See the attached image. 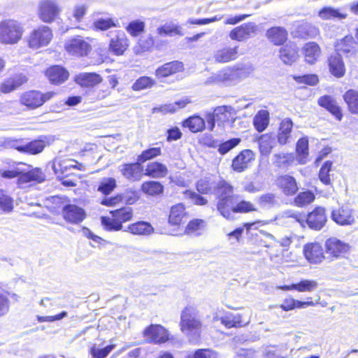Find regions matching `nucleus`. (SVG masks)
Listing matches in <instances>:
<instances>
[{"mask_svg":"<svg viewBox=\"0 0 358 358\" xmlns=\"http://www.w3.org/2000/svg\"><path fill=\"white\" fill-rule=\"evenodd\" d=\"M93 25L96 29L101 31L107 30L111 27H118L112 18L97 19L94 22Z\"/></svg>","mask_w":358,"mask_h":358,"instance_id":"62","label":"nucleus"},{"mask_svg":"<svg viewBox=\"0 0 358 358\" xmlns=\"http://www.w3.org/2000/svg\"><path fill=\"white\" fill-rule=\"evenodd\" d=\"M128 230L136 235H149L153 232L154 229L150 223L142 221L130 224Z\"/></svg>","mask_w":358,"mask_h":358,"instance_id":"46","label":"nucleus"},{"mask_svg":"<svg viewBox=\"0 0 358 358\" xmlns=\"http://www.w3.org/2000/svg\"><path fill=\"white\" fill-rule=\"evenodd\" d=\"M145 27L144 22L136 20L130 22L126 27V30L131 36L136 37L144 31Z\"/></svg>","mask_w":358,"mask_h":358,"instance_id":"56","label":"nucleus"},{"mask_svg":"<svg viewBox=\"0 0 358 358\" xmlns=\"http://www.w3.org/2000/svg\"><path fill=\"white\" fill-rule=\"evenodd\" d=\"M319 104L328 110L338 120H341L343 117L341 108L337 106L335 100L329 96H322L319 101Z\"/></svg>","mask_w":358,"mask_h":358,"instance_id":"38","label":"nucleus"},{"mask_svg":"<svg viewBox=\"0 0 358 358\" xmlns=\"http://www.w3.org/2000/svg\"><path fill=\"white\" fill-rule=\"evenodd\" d=\"M184 70L182 62L179 61H172L159 66L156 70L155 75L159 80L169 76H173L178 73L182 72Z\"/></svg>","mask_w":358,"mask_h":358,"instance_id":"15","label":"nucleus"},{"mask_svg":"<svg viewBox=\"0 0 358 358\" xmlns=\"http://www.w3.org/2000/svg\"><path fill=\"white\" fill-rule=\"evenodd\" d=\"M233 68L238 83L248 78L254 71V67L250 63L237 64Z\"/></svg>","mask_w":358,"mask_h":358,"instance_id":"45","label":"nucleus"},{"mask_svg":"<svg viewBox=\"0 0 358 358\" xmlns=\"http://www.w3.org/2000/svg\"><path fill=\"white\" fill-rule=\"evenodd\" d=\"M46 76L52 84H60L67 80L69 73L62 66H54L47 70Z\"/></svg>","mask_w":358,"mask_h":358,"instance_id":"28","label":"nucleus"},{"mask_svg":"<svg viewBox=\"0 0 358 358\" xmlns=\"http://www.w3.org/2000/svg\"><path fill=\"white\" fill-rule=\"evenodd\" d=\"M327 222L325 209L322 207L315 208L306 218L308 227L315 230H320Z\"/></svg>","mask_w":358,"mask_h":358,"instance_id":"21","label":"nucleus"},{"mask_svg":"<svg viewBox=\"0 0 358 358\" xmlns=\"http://www.w3.org/2000/svg\"><path fill=\"white\" fill-rule=\"evenodd\" d=\"M181 330L190 341H196L199 336L201 329V322L197 315L196 310L192 307H187L181 313Z\"/></svg>","mask_w":358,"mask_h":358,"instance_id":"2","label":"nucleus"},{"mask_svg":"<svg viewBox=\"0 0 358 358\" xmlns=\"http://www.w3.org/2000/svg\"><path fill=\"white\" fill-rule=\"evenodd\" d=\"M117 187V181L113 178H103L99 182L97 191L102 194H110Z\"/></svg>","mask_w":358,"mask_h":358,"instance_id":"49","label":"nucleus"},{"mask_svg":"<svg viewBox=\"0 0 358 358\" xmlns=\"http://www.w3.org/2000/svg\"><path fill=\"white\" fill-rule=\"evenodd\" d=\"M315 199V194L310 191L300 192L294 199V204L298 207H302L312 203Z\"/></svg>","mask_w":358,"mask_h":358,"instance_id":"55","label":"nucleus"},{"mask_svg":"<svg viewBox=\"0 0 358 358\" xmlns=\"http://www.w3.org/2000/svg\"><path fill=\"white\" fill-rule=\"evenodd\" d=\"M145 171V175L155 178H164L168 173L166 166L157 162L149 163Z\"/></svg>","mask_w":358,"mask_h":358,"instance_id":"37","label":"nucleus"},{"mask_svg":"<svg viewBox=\"0 0 358 358\" xmlns=\"http://www.w3.org/2000/svg\"><path fill=\"white\" fill-rule=\"evenodd\" d=\"M214 193L217 199V210L222 216L229 217V207L236 199L233 186L226 180H220L216 185Z\"/></svg>","mask_w":358,"mask_h":358,"instance_id":"3","label":"nucleus"},{"mask_svg":"<svg viewBox=\"0 0 358 358\" xmlns=\"http://www.w3.org/2000/svg\"><path fill=\"white\" fill-rule=\"evenodd\" d=\"M343 99L348 106L350 112L358 115V92L354 90L347 91Z\"/></svg>","mask_w":358,"mask_h":358,"instance_id":"43","label":"nucleus"},{"mask_svg":"<svg viewBox=\"0 0 358 358\" xmlns=\"http://www.w3.org/2000/svg\"><path fill=\"white\" fill-rule=\"evenodd\" d=\"M115 345H108L100 348L95 345L90 348V354L94 358H105L114 349Z\"/></svg>","mask_w":358,"mask_h":358,"instance_id":"59","label":"nucleus"},{"mask_svg":"<svg viewBox=\"0 0 358 358\" xmlns=\"http://www.w3.org/2000/svg\"><path fill=\"white\" fill-rule=\"evenodd\" d=\"M129 40L124 31H115V36L110 39L109 50L117 56L122 55L129 47Z\"/></svg>","mask_w":358,"mask_h":358,"instance_id":"16","label":"nucleus"},{"mask_svg":"<svg viewBox=\"0 0 358 358\" xmlns=\"http://www.w3.org/2000/svg\"><path fill=\"white\" fill-rule=\"evenodd\" d=\"M329 66L331 73L336 77L341 78L345 72V65L341 55L335 52L329 58Z\"/></svg>","mask_w":358,"mask_h":358,"instance_id":"27","label":"nucleus"},{"mask_svg":"<svg viewBox=\"0 0 358 358\" xmlns=\"http://www.w3.org/2000/svg\"><path fill=\"white\" fill-rule=\"evenodd\" d=\"M161 148H151L149 149H147L142 152V153L138 156L137 160L141 164L152 159L157 156H159L161 155Z\"/></svg>","mask_w":358,"mask_h":358,"instance_id":"60","label":"nucleus"},{"mask_svg":"<svg viewBox=\"0 0 358 358\" xmlns=\"http://www.w3.org/2000/svg\"><path fill=\"white\" fill-rule=\"evenodd\" d=\"M217 122L224 123L232 119L235 115V110L231 106H221L214 109Z\"/></svg>","mask_w":358,"mask_h":358,"instance_id":"42","label":"nucleus"},{"mask_svg":"<svg viewBox=\"0 0 358 358\" xmlns=\"http://www.w3.org/2000/svg\"><path fill=\"white\" fill-rule=\"evenodd\" d=\"M296 159L301 164H305L308 162V140L306 138H300L296 146Z\"/></svg>","mask_w":358,"mask_h":358,"instance_id":"41","label":"nucleus"},{"mask_svg":"<svg viewBox=\"0 0 358 358\" xmlns=\"http://www.w3.org/2000/svg\"><path fill=\"white\" fill-rule=\"evenodd\" d=\"M259 203L263 207L271 208L278 203V199L275 194L267 193L259 197Z\"/></svg>","mask_w":358,"mask_h":358,"instance_id":"63","label":"nucleus"},{"mask_svg":"<svg viewBox=\"0 0 358 358\" xmlns=\"http://www.w3.org/2000/svg\"><path fill=\"white\" fill-rule=\"evenodd\" d=\"M155 80L150 77L143 76L139 78L133 85L134 90H142L146 88L151 87L155 85Z\"/></svg>","mask_w":358,"mask_h":358,"instance_id":"64","label":"nucleus"},{"mask_svg":"<svg viewBox=\"0 0 358 358\" xmlns=\"http://www.w3.org/2000/svg\"><path fill=\"white\" fill-rule=\"evenodd\" d=\"M101 76L96 73H82L76 76V83L86 87H92L102 82Z\"/></svg>","mask_w":358,"mask_h":358,"instance_id":"29","label":"nucleus"},{"mask_svg":"<svg viewBox=\"0 0 358 358\" xmlns=\"http://www.w3.org/2000/svg\"><path fill=\"white\" fill-rule=\"evenodd\" d=\"M54 141L52 136H43L38 139L29 142H24L22 139L9 140L7 142L8 146L13 148L21 153L29 155H37L41 153L45 146L50 145Z\"/></svg>","mask_w":358,"mask_h":358,"instance_id":"4","label":"nucleus"},{"mask_svg":"<svg viewBox=\"0 0 358 358\" xmlns=\"http://www.w3.org/2000/svg\"><path fill=\"white\" fill-rule=\"evenodd\" d=\"M319 17L324 20H333V19H345L347 15L341 13L339 10L335 9L331 7H324L321 9L318 13Z\"/></svg>","mask_w":358,"mask_h":358,"instance_id":"47","label":"nucleus"},{"mask_svg":"<svg viewBox=\"0 0 358 358\" xmlns=\"http://www.w3.org/2000/svg\"><path fill=\"white\" fill-rule=\"evenodd\" d=\"M147 342L155 344L163 343L169 340V334L165 328L159 324H151L143 331Z\"/></svg>","mask_w":358,"mask_h":358,"instance_id":"11","label":"nucleus"},{"mask_svg":"<svg viewBox=\"0 0 358 358\" xmlns=\"http://www.w3.org/2000/svg\"><path fill=\"white\" fill-rule=\"evenodd\" d=\"M13 199L8 194L7 191L0 189V210L10 213L13 209Z\"/></svg>","mask_w":358,"mask_h":358,"instance_id":"53","label":"nucleus"},{"mask_svg":"<svg viewBox=\"0 0 358 358\" xmlns=\"http://www.w3.org/2000/svg\"><path fill=\"white\" fill-rule=\"evenodd\" d=\"M141 190L146 194L155 196L163 192L164 187L159 182L147 181L142 184Z\"/></svg>","mask_w":358,"mask_h":358,"instance_id":"48","label":"nucleus"},{"mask_svg":"<svg viewBox=\"0 0 358 358\" xmlns=\"http://www.w3.org/2000/svg\"><path fill=\"white\" fill-rule=\"evenodd\" d=\"M276 185L286 196H292L299 189L296 179L289 175H282L277 178Z\"/></svg>","mask_w":358,"mask_h":358,"instance_id":"20","label":"nucleus"},{"mask_svg":"<svg viewBox=\"0 0 358 358\" xmlns=\"http://www.w3.org/2000/svg\"><path fill=\"white\" fill-rule=\"evenodd\" d=\"M217 182L213 176H206L196 183V189L201 194H208L215 191Z\"/></svg>","mask_w":358,"mask_h":358,"instance_id":"40","label":"nucleus"},{"mask_svg":"<svg viewBox=\"0 0 358 358\" xmlns=\"http://www.w3.org/2000/svg\"><path fill=\"white\" fill-rule=\"evenodd\" d=\"M62 217L65 221L71 224H79L85 218V211L74 204H66L63 206Z\"/></svg>","mask_w":358,"mask_h":358,"instance_id":"13","label":"nucleus"},{"mask_svg":"<svg viewBox=\"0 0 358 358\" xmlns=\"http://www.w3.org/2000/svg\"><path fill=\"white\" fill-rule=\"evenodd\" d=\"M269 113L266 110H259L255 116L253 124L255 129L259 131H263L268 125Z\"/></svg>","mask_w":358,"mask_h":358,"instance_id":"44","label":"nucleus"},{"mask_svg":"<svg viewBox=\"0 0 358 358\" xmlns=\"http://www.w3.org/2000/svg\"><path fill=\"white\" fill-rule=\"evenodd\" d=\"M223 324L227 328H231L234 327H242L245 326L248 323V320H243V316L240 313L234 314L232 313H228L225 315L219 317L217 316Z\"/></svg>","mask_w":358,"mask_h":358,"instance_id":"35","label":"nucleus"},{"mask_svg":"<svg viewBox=\"0 0 358 358\" xmlns=\"http://www.w3.org/2000/svg\"><path fill=\"white\" fill-rule=\"evenodd\" d=\"M332 220L339 225H351L355 222V213L348 206H342L331 212Z\"/></svg>","mask_w":358,"mask_h":358,"instance_id":"17","label":"nucleus"},{"mask_svg":"<svg viewBox=\"0 0 358 358\" xmlns=\"http://www.w3.org/2000/svg\"><path fill=\"white\" fill-rule=\"evenodd\" d=\"M303 255L310 264H320L324 259V249L319 243H310L303 246Z\"/></svg>","mask_w":358,"mask_h":358,"instance_id":"14","label":"nucleus"},{"mask_svg":"<svg viewBox=\"0 0 358 358\" xmlns=\"http://www.w3.org/2000/svg\"><path fill=\"white\" fill-rule=\"evenodd\" d=\"M255 31L256 26L254 23H245L231 30L229 33V37L234 41H243L250 38Z\"/></svg>","mask_w":358,"mask_h":358,"instance_id":"22","label":"nucleus"},{"mask_svg":"<svg viewBox=\"0 0 358 358\" xmlns=\"http://www.w3.org/2000/svg\"><path fill=\"white\" fill-rule=\"evenodd\" d=\"M214 80L216 83H222L227 85L236 84L238 83L233 67L227 68L218 72L215 76Z\"/></svg>","mask_w":358,"mask_h":358,"instance_id":"39","label":"nucleus"},{"mask_svg":"<svg viewBox=\"0 0 358 358\" xmlns=\"http://www.w3.org/2000/svg\"><path fill=\"white\" fill-rule=\"evenodd\" d=\"M332 162L327 161L320 168L319 172V178L320 181L324 185L331 184L330 171H331Z\"/></svg>","mask_w":358,"mask_h":358,"instance_id":"58","label":"nucleus"},{"mask_svg":"<svg viewBox=\"0 0 358 358\" xmlns=\"http://www.w3.org/2000/svg\"><path fill=\"white\" fill-rule=\"evenodd\" d=\"M55 93L48 92L45 94L39 91H29L20 96V103L29 109H35L41 106L45 102L53 97Z\"/></svg>","mask_w":358,"mask_h":358,"instance_id":"8","label":"nucleus"},{"mask_svg":"<svg viewBox=\"0 0 358 358\" xmlns=\"http://www.w3.org/2000/svg\"><path fill=\"white\" fill-rule=\"evenodd\" d=\"M183 126L188 127L192 132L202 131L205 127V121L199 116H192L183 122Z\"/></svg>","mask_w":358,"mask_h":358,"instance_id":"50","label":"nucleus"},{"mask_svg":"<svg viewBox=\"0 0 358 358\" xmlns=\"http://www.w3.org/2000/svg\"><path fill=\"white\" fill-rule=\"evenodd\" d=\"M53 37L52 29L46 25H40L33 29L28 36V45L38 50L50 44Z\"/></svg>","mask_w":358,"mask_h":358,"instance_id":"7","label":"nucleus"},{"mask_svg":"<svg viewBox=\"0 0 358 358\" xmlns=\"http://www.w3.org/2000/svg\"><path fill=\"white\" fill-rule=\"evenodd\" d=\"M64 48L69 54L78 57L87 56L92 50L90 43L80 36L67 39Z\"/></svg>","mask_w":358,"mask_h":358,"instance_id":"9","label":"nucleus"},{"mask_svg":"<svg viewBox=\"0 0 358 358\" xmlns=\"http://www.w3.org/2000/svg\"><path fill=\"white\" fill-rule=\"evenodd\" d=\"M292 127L293 122L289 118H285L280 122L277 135L278 143L280 145H284L291 141Z\"/></svg>","mask_w":358,"mask_h":358,"instance_id":"23","label":"nucleus"},{"mask_svg":"<svg viewBox=\"0 0 358 358\" xmlns=\"http://www.w3.org/2000/svg\"><path fill=\"white\" fill-rule=\"evenodd\" d=\"M118 170L126 179L132 182L140 180L142 177L143 167L138 160L136 163L120 165Z\"/></svg>","mask_w":358,"mask_h":358,"instance_id":"19","label":"nucleus"},{"mask_svg":"<svg viewBox=\"0 0 358 358\" xmlns=\"http://www.w3.org/2000/svg\"><path fill=\"white\" fill-rule=\"evenodd\" d=\"M188 103L186 100H180L174 103L165 104L153 108V113L161 112L162 113H174L180 108H185Z\"/></svg>","mask_w":358,"mask_h":358,"instance_id":"51","label":"nucleus"},{"mask_svg":"<svg viewBox=\"0 0 358 358\" xmlns=\"http://www.w3.org/2000/svg\"><path fill=\"white\" fill-rule=\"evenodd\" d=\"M268 40L275 45L283 44L287 38V31L280 27H272L266 34Z\"/></svg>","mask_w":358,"mask_h":358,"instance_id":"36","label":"nucleus"},{"mask_svg":"<svg viewBox=\"0 0 358 358\" xmlns=\"http://www.w3.org/2000/svg\"><path fill=\"white\" fill-rule=\"evenodd\" d=\"M317 286L318 284L315 280H303L299 283H295V290L301 292H312L317 289Z\"/></svg>","mask_w":358,"mask_h":358,"instance_id":"61","label":"nucleus"},{"mask_svg":"<svg viewBox=\"0 0 358 358\" xmlns=\"http://www.w3.org/2000/svg\"><path fill=\"white\" fill-rule=\"evenodd\" d=\"M24 33L23 24L14 19H6L0 22V43L17 44Z\"/></svg>","mask_w":358,"mask_h":358,"instance_id":"1","label":"nucleus"},{"mask_svg":"<svg viewBox=\"0 0 358 358\" xmlns=\"http://www.w3.org/2000/svg\"><path fill=\"white\" fill-rule=\"evenodd\" d=\"M187 213L185 206L178 203L171 207L169 217V223L171 225L179 226L186 217Z\"/></svg>","mask_w":358,"mask_h":358,"instance_id":"34","label":"nucleus"},{"mask_svg":"<svg viewBox=\"0 0 358 358\" xmlns=\"http://www.w3.org/2000/svg\"><path fill=\"white\" fill-rule=\"evenodd\" d=\"M62 8L57 0H40L37 6V16L44 23L50 24L59 16Z\"/></svg>","mask_w":358,"mask_h":358,"instance_id":"6","label":"nucleus"},{"mask_svg":"<svg viewBox=\"0 0 358 358\" xmlns=\"http://www.w3.org/2000/svg\"><path fill=\"white\" fill-rule=\"evenodd\" d=\"M261 154L268 156L276 145L275 136L273 134H262L258 139Z\"/></svg>","mask_w":358,"mask_h":358,"instance_id":"30","label":"nucleus"},{"mask_svg":"<svg viewBox=\"0 0 358 358\" xmlns=\"http://www.w3.org/2000/svg\"><path fill=\"white\" fill-rule=\"evenodd\" d=\"M327 254L331 258L338 259L346 257L350 251V245L336 238H330L325 242Z\"/></svg>","mask_w":358,"mask_h":358,"instance_id":"10","label":"nucleus"},{"mask_svg":"<svg viewBox=\"0 0 358 358\" xmlns=\"http://www.w3.org/2000/svg\"><path fill=\"white\" fill-rule=\"evenodd\" d=\"M256 210L255 206L250 201H241L235 205V200L229 207V217H224L227 220H233L234 219V213H246Z\"/></svg>","mask_w":358,"mask_h":358,"instance_id":"31","label":"nucleus"},{"mask_svg":"<svg viewBox=\"0 0 358 358\" xmlns=\"http://www.w3.org/2000/svg\"><path fill=\"white\" fill-rule=\"evenodd\" d=\"M305 60L309 64H314L321 55V49L319 45L315 42H309L303 48Z\"/></svg>","mask_w":358,"mask_h":358,"instance_id":"33","label":"nucleus"},{"mask_svg":"<svg viewBox=\"0 0 358 358\" xmlns=\"http://www.w3.org/2000/svg\"><path fill=\"white\" fill-rule=\"evenodd\" d=\"M299 48L294 43H289L280 49V58L285 64L291 65L299 58Z\"/></svg>","mask_w":358,"mask_h":358,"instance_id":"25","label":"nucleus"},{"mask_svg":"<svg viewBox=\"0 0 358 358\" xmlns=\"http://www.w3.org/2000/svg\"><path fill=\"white\" fill-rule=\"evenodd\" d=\"M254 159L255 155L252 150H244L233 159L232 168L235 171L242 172Z\"/></svg>","mask_w":358,"mask_h":358,"instance_id":"24","label":"nucleus"},{"mask_svg":"<svg viewBox=\"0 0 358 358\" xmlns=\"http://www.w3.org/2000/svg\"><path fill=\"white\" fill-rule=\"evenodd\" d=\"M27 82V78L22 73L17 74L13 77L5 80L0 86V91L2 93H10L24 83Z\"/></svg>","mask_w":358,"mask_h":358,"instance_id":"26","label":"nucleus"},{"mask_svg":"<svg viewBox=\"0 0 358 358\" xmlns=\"http://www.w3.org/2000/svg\"><path fill=\"white\" fill-rule=\"evenodd\" d=\"M213 57L218 63H227L235 60L238 57V47L220 49L215 52Z\"/></svg>","mask_w":358,"mask_h":358,"instance_id":"32","label":"nucleus"},{"mask_svg":"<svg viewBox=\"0 0 358 358\" xmlns=\"http://www.w3.org/2000/svg\"><path fill=\"white\" fill-rule=\"evenodd\" d=\"M294 159V155L291 153H277L273 155V164L279 168L289 166Z\"/></svg>","mask_w":358,"mask_h":358,"instance_id":"54","label":"nucleus"},{"mask_svg":"<svg viewBox=\"0 0 358 358\" xmlns=\"http://www.w3.org/2000/svg\"><path fill=\"white\" fill-rule=\"evenodd\" d=\"M338 50L345 54H355V43L354 42L352 37L345 36L339 45Z\"/></svg>","mask_w":358,"mask_h":358,"instance_id":"57","label":"nucleus"},{"mask_svg":"<svg viewBox=\"0 0 358 358\" xmlns=\"http://www.w3.org/2000/svg\"><path fill=\"white\" fill-rule=\"evenodd\" d=\"M157 34L162 36H173V35H179L182 36L183 34L181 31L180 27L177 24L172 23H167L164 25L158 27L157 29Z\"/></svg>","mask_w":358,"mask_h":358,"instance_id":"52","label":"nucleus"},{"mask_svg":"<svg viewBox=\"0 0 358 358\" xmlns=\"http://www.w3.org/2000/svg\"><path fill=\"white\" fill-rule=\"evenodd\" d=\"M45 174L39 168L31 170L22 169L20 176L17 178V184L24 187L29 183H41L45 180Z\"/></svg>","mask_w":358,"mask_h":358,"instance_id":"12","label":"nucleus"},{"mask_svg":"<svg viewBox=\"0 0 358 358\" xmlns=\"http://www.w3.org/2000/svg\"><path fill=\"white\" fill-rule=\"evenodd\" d=\"M112 218L101 217V224L108 231H119L122 228V223L131 220L133 212L131 208L124 207L110 211Z\"/></svg>","mask_w":358,"mask_h":358,"instance_id":"5","label":"nucleus"},{"mask_svg":"<svg viewBox=\"0 0 358 358\" xmlns=\"http://www.w3.org/2000/svg\"><path fill=\"white\" fill-rule=\"evenodd\" d=\"M260 350L263 358H287L289 352H293L287 343L269 345Z\"/></svg>","mask_w":358,"mask_h":358,"instance_id":"18","label":"nucleus"}]
</instances>
